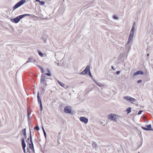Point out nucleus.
Masks as SVG:
<instances>
[{
  "instance_id": "1",
  "label": "nucleus",
  "mask_w": 153,
  "mask_h": 153,
  "mask_svg": "<svg viewBox=\"0 0 153 153\" xmlns=\"http://www.w3.org/2000/svg\"><path fill=\"white\" fill-rule=\"evenodd\" d=\"M135 27L134 26H132L131 30L129 37L128 39V41L127 42V44L125 45V46L126 47V51H128V52L129 51L130 48V46L128 44L131 42L133 40L134 36V30Z\"/></svg>"
},
{
  "instance_id": "2",
  "label": "nucleus",
  "mask_w": 153,
  "mask_h": 153,
  "mask_svg": "<svg viewBox=\"0 0 153 153\" xmlns=\"http://www.w3.org/2000/svg\"><path fill=\"white\" fill-rule=\"evenodd\" d=\"M26 0H21L16 4L13 7V9L14 10L23 4L25 2Z\"/></svg>"
},
{
  "instance_id": "3",
  "label": "nucleus",
  "mask_w": 153,
  "mask_h": 153,
  "mask_svg": "<svg viewBox=\"0 0 153 153\" xmlns=\"http://www.w3.org/2000/svg\"><path fill=\"white\" fill-rule=\"evenodd\" d=\"M123 99L130 103L133 104H134L136 101L134 98L129 96H125L123 97Z\"/></svg>"
},
{
  "instance_id": "4",
  "label": "nucleus",
  "mask_w": 153,
  "mask_h": 153,
  "mask_svg": "<svg viewBox=\"0 0 153 153\" xmlns=\"http://www.w3.org/2000/svg\"><path fill=\"white\" fill-rule=\"evenodd\" d=\"M117 115L116 114H111L108 116V118L112 120L117 121Z\"/></svg>"
},
{
  "instance_id": "5",
  "label": "nucleus",
  "mask_w": 153,
  "mask_h": 153,
  "mask_svg": "<svg viewBox=\"0 0 153 153\" xmlns=\"http://www.w3.org/2000/svg\"><path fill=\"white\" fill-rule=\"evenodd\" d=\"M46 76L44 74H42L41 76L40 83L45 85V87L47 85L46 83Z\"/></svg>"
},
{
  "instance_id": "6",
  "label": "nucleus",
  "mask_w": 153,
  "mask_h": 153,
  "mask_svg": "<svg viewBox=\"0 0 153 153\" xmlns=\"http://www.w3.org/2000/svg\"><path fill=\"white\" fill-rule=\"evenodd\" d=\"M22 19L21 16L20 15L14 19H11L10 21L13 23H17L19 22Z\"/></svg>"
},
{
  "instance_id": "7",
  "label": "nucleus",
  "mask_w": 153,
  "mask_h": 153,
  "mask_svg": "<svg viewBox=\"0 0 153 153\" xmlns=\"http://www.w3.org/2000/svg\"><path fill=\"white\" fill-rule=\"evenodd\" d=\"M21 142L22 146V149L24 151V153H26L25 150V147L26 146L25 140H24V138L21 139Z\"/></svg>"
},
{
  "instance_id": "8",
  "label": "nucleus",
  "mask_w": 153,
  "mask_h": 153,
  "mask_svg": "<svg viewBox=\"0 0 153 153\" xmlns=\"http://www.w3.org/2000/svg\"><path fill=\"white\" fill-rule=\"evenodd\" d=\"M64 111L66 114H70L71 113V107L68 106H66L64 109Z\"/></svg>"
},
{
  "instance_id": "9",
  "label": "nucleus",
  "mask_w": 153,
  "mask_h": 153,
  "mask_svg": "<svg viewBox=\"0 0 153 153\" xmlns=\"http://www.w3.org/2000/svg\"><path fill=\"white\" fill-rule=\"evenodd\" d=\"M80 120L85 123H87L88 122V119L84 117H80L79 118Z\"/></svg>"
},
{
  "instance_id": "10",
  "label": "nucleus",
  "mask_w": 153,
  "mask_h": 153,
  "mask_svg": "<svg viewBox=\"0 0 153 153\" xmlns=\"http://www.w3.org/2000/svg\"><path fill=\"white\" fill-rule=\"evenodd\" d=\"M143 72L141 71H138L133 74V77H135V76L139 75H143Z\"/></svg>"
},
{
  "instance_id": "11",
  "label": "nucleus",
  "mask_w": 153,
  "mask_h": 153,
  "mask_svg": "<svg viewBox=\"0 0 153 153\" xmlns=\"http://www.w3.org/2000/svg\"><path fill=\"white\" fill-rule=\"evenodd\" d=\"M48 36L46 34H43L42 36L41 39H42L45 43L46 42Z\"/></svg>"
},
{
  "instance_id": "12",
  "label": "nucleus",
  "mask_w": 153,
  "mask_h": 153,
  "mask_svg": "<svg viewBox=\"0 0 153 153\" xmlns=\"http://www.w3.org/2000/svg\"><path fill=\"white\" fill-rule=\"evenodd\" d=\"M37 100L38 101V103L39 104H42V103L41 102V98L39 96V92L38 91L37 93Z\"/></svg>"
},
{
  "instance_id": "13",
  "label": "nucleus",
  "mask_w": 153,
  "mask_h": 153,
  "mask_svg": "<svg viewBox=\"0 0 153 153\" xmlns=\"http://www.w3.org/2000/svg\"><path fill=\"white\" fill-rule=\"evenodd\" d=\"M29 146V148L31 149L32 151L34 152V149L33 143H30Z\"/></svg>"
},
{
  "instance_id": "14",
  "label": "nucleus",
  "mask_w": 153,
  "mask_h": 153,
  "mask_svg": "<svg viewBox=\"0 0 153 153\" xmlns=\"http://www.w3.org/2000/svg\"><path fill=\"white\" fill-rule=\"evenodd\" d=\"M90 66L88 65L87 66V67H86L85 69L84 70V71H85V72L87 74V73L88 72L90 71Z\"/></svg>"
},
{
  "instance_id": "15",
  "label": "nucleus",
  "mask_w": 153,
  "mask_h": 153,
  "mask_svg": "<svg viewBox=\"0 0 153 153\" xmlns=\"http://www.w3.org/2000/svg\"><path fill=\"white\" fill-rule=\"evenodd\" d=\"M33 61L34 62H35V60L34 59H33V58H30L27 61L25 64H26V63H28V62H32Z\"/></svg>"
},
{
  "instance_id": "16",
  "label": "nucleus",
  "mask_w": 153,
  "mask_h": 153,
  "mask_svg": "<svg viewBox=\"0 0 153 153\" xmlns=\"http://www.w3.org/2000/svg\"><path fill=\"white\" fill-rule=\"evenodd\" d=\"M146 128L148 129V131L152 130V126L151 124L146 126Z\"/></svg>"
},
{
  "instance_id": "17",
  "label": "nucleus",
  "mask_w": 153,
  "mask_h": 153,
  "mask_svg": "<svg viewBox=\"0 0 153 153\" xmlns=\"http://www.w3.org/2000/svg\"><path fill=\"white\" fill-rule=\"evenodd\" d=\"M29 132H30V136L28 138L27 140H32V137L31 135V131L30 128H29Z\"/></svg>"
},
{
  "instance_id": "18",
  "label": "nucleus",
  "mask_w": 153,
  "mask_h": 153,
  "mask_svg": "<svg viewBox=\"0 0 153 153\" xmlns=\"http://www.w3.org/2000/svg\"><path fill=\"white\" fill-rule=\"evenodd\" d=\"M92 147L94 148H96L97 147V145L95 142H93L92 143Z\"/></svg>"
},
{
  "instance_id": "19",
  "label": "nucleus",
  "mask_w": 153,
  "mask_h": 153,
  "mask_svg": "<svg viewBox=\"0 0 153 153\" xmlns=\"http://www.w3.org/2000/svg\"><path fill=\"white\" fill-rule=\"evenodd\" d=\"M127 113L128 114H129L130 113L131 111V108L129 107L126 110Z\"/></svg>"
},
{
  "instance_id": "20",
  "label": "nucleus",
  "mask_w": 153,
  "mask_h": 153,
  "mask_svg": "<svg viewBox=\"0 0 153 153\" xmlns=\"http://www.w3.org/2000/svg\"><path fill=\"white\" fill-rule=\"evenodd\" d=\"M94 81V82L97 85H98V86H100V87H101L102 86V85H101V84L100 83H99L98 82H97L95 80H94V79H93Z\"/></svg>"
},
{
  "instance_id": "21",
  "label": "nucleus",
  "mask_w": 153,
  "mask_h": 153,
  "mask_svg": "<svg viewBox=\"0 0 153 153\" xmlns=\"http://www.w3.org/2000/svg\"><path fill=\"white\" fill-rule=\"evenodd\" d=\"M38 53L39 55L41 57H43L44 56V54L40 51H38Z\"/></svg>"
},
{
  "instance_id": "22",
  "label": "nucleus",
  "mask_w": 153,
  "mask_h": 153,
  "mask_svg": "<svg viewBox=\"0 0 153 153\" xmlns=\"http://www.w3.org/2000/svg\"><path fill=\"white\" fill-rule=\"evenodd\" d=\"M30 14H23V15H21V17L22 18H24V17H25L26 16H30Z\"/></svg>"
},
{
  "instance_id": "23",
  "label": "nucleus",
  "mask_w": 153,
  "mask_h": 153,
  "mask_svg": "<svg viewBox=\"0 0 153 153\" xmlns=\"http://www.w3.org/2000/svg\"><path fill=\"white\" fill-rule=\"evenodd\" d=\"M58 83L62 87H64L65 86V84L61 82H60L59 81H58Z\"/></svg>"
},
{
  "instance_id": "24",
  "label": "nucleus",
  "mask_w": 153,
  "mask_h": 153,
  "mask_svg": "<svg viewBox=\"0 0 153 153\" xmlns=\"http://www.w3.org/2000/svg\"><path fill=\"white\" fill-rule=\"evenodd\" d=\"M37 66L41 70V71L42 73H44V71L43 70V68H42V67H41L40 66L37 65Z\"/></svg>"
},
{
  "instance_id": "25",
  "label": "nucleus",
  "mask_w": 153,
  "mask_h": 153,
  "mask_svg": "<svg viewBox=\"0 0 153 153\" xmlns=\"http://www.w3.org/2000/svg\"><path fill=\"white\" fill-rule=\"evenodd\" d=\"M22 131L24 135L26 134V129L25 128L23 129Z\"/></svg>"
},
{
  "instance_id": "26",
  "label": "nucleus",
  "mask_w": 153,
  "mask_h": 153,
  "mask_svg": "<svg viewBox=\"0 0 153 153\" xmlns=\"http://www.w3.org/2000/svg\"><path fill=\"white\" fill-rule=\"evenodd\" d=\"M34 129L35 130H36L37 131H39V127L38 125H37L35 127Z\"/></svg>"
},
{
  "instance_id": "27",
  "label": "nucleus",
  "mask_w": 153,
  "mask_h": 153,
  "mask_svg": "<svg viewBox=\"0 0 153 153\" xmlns=\"http://www.w3.org/2000/svg\"><path fill=\"white\" fill-rule=\"evenodd\" d=\"M45 3V2L43 1H40V2L39 3V4L41 5H43Z\"/></svg>"
},
{
  "instance_id": "28",
  "label": "nucleus",
  "mask_w": 153,
  "mask_h": 153,
  "mask_svg": "<svg viewBox=\"0 0 153 153\" xmlns=\"http://www.w3.org/2000/svg\"><path fill=\"white\" fill-rule=\"evenodd\" d=\"M87 74L85 72V71H84V70L82 72H81L80 73V74H81V75H85V74Z\"/></svg>"
},
{
  "instance_id": "29",
  "label": "nucleus",
  "mask_w": 153,
  "mask_h": 153,
  "mask_svg": "<svg viewBox=\"0 0 153 153\" xmlns=\"http://www.w3.org/2000/svg\"><path fill=\"white\" fill-rule=\"evenodd\" d=\"M45 74V75L48 76H51V74L50 72L46 73Z\"/></svg>"
},
{
  "instance_id": "30",
  "label": "nucleus",
  "mask_w": 153,
  "mask_h": 153,
  "mask_svg": "<svg viewBox=\"0 0 153 153\" xmlns=\"http://www.w3.org/2000/svg\"><path fill=\"white\" fill-rule=\"evenodd\" d=\"M40 110L41 111H42V104H40Z\"/></svg>"
},
{
  "instance_id": "31",
  "label": "nucleus",
  "mask_w": 153,
  "mask_h": 153,
  "mask_svg": "<svg viewBox=\"0 0 153 153\" xmlns=\"http://www.w3.org/2000/svg\"><path fill=\"white\" fill-rule=\"evenodd\" d=\"M88 73V75L90 77H92V75H91V72L90 70Z\"/></svg>"
},
{
  "instance_id": "32",
  "label": "nucleus",
  "mask_w": 153,
  "mask_h": 153,
  "mask_svg": "<svg viewBox=\"0 0 153 153\" xmlns=\"http://www.w3.org/2000/svg\"><path fill=\"white\" fill-rule=\"evenodd\" d=\"M43 132V133L44 134V135L45 137L46 138L47 134H46V133L45 131L44 130Z\"/></svg>"
},
{
  "instance_id": "33",
  "label": "nucleus",
  "mask_w": 153,
  "mask_h": 153,
  "mask_svg": "<svg viewBox=\"0 0 153 153\" xmlns=\"http://www.w3.org/2000/svg\"><path fill=\"white\" fill-rule=\"evenodd\" d=\"M141 128L144 130H146V131H148L147 130L148 129L146 127H144L142 126L141 127Z\"/></svg>"
},
{
  "instance_id": "34",
  "label": "nucleus",
  "mask_w": 153,
  "mask_h": 153,
  "mask_svg": "<svg viewBox=\"0 0 153 153\" xmlns=\"http://www.w3.org/2000/svg\"><path fill=\"white\" fill-rule=\"evenodd\" d=\"M143 111H141V110H140L139 111V112H138V113H137V114L138 115H140V114H141L142 112Z\"/></svg>"
},
{
  "instance_id": "35",
  "label": "nucleus",
  "mask_w": 153,
  "mask_h": 153,
  "mask_svg": "<svg viewBox=\"0 0 153 153\" xmlns=\"http://www.w3.org/2000/svg\"><path fill=\"white\" fill-rule=\"evenodd\" d=\"M113 18L114 19H118V17L116 16L115 15H114L113 16Z\"/></svg>"
},
{
  "instance_id": "36",
  "label": "nucleus",
  "mask_w": 153,
  "mask_h": 153,
  "mask_svg": "<svg viewBox=\"0 0 153 153\" xmlns=\"http://www.w3.org/2000/svg\"><path fill=\"white\" fill-rule=\"evenodd\" d=\"M120 71H117L116 72V74L118 75L120 74Z\"/></svg>"
},
{
  "instance_id": "37",
  "label": "nucleus",
  "mask_w": 153,
  "mask_h": 153,
  "mask_svg": "<svg viewBox=\"0 0 153 153\" xmlns=\"http://www.w3.org/2000/svg\"><path fill=\"white\" fill-rule=\"evenodd\" d=\"M142 82V80H139L137 81V83H141Z\"/></svg>"
},
{
  "instance_id": "38",
  "label": "nucleus",
  "mask_w": 153,
  "mask_h": 153,
  "mask_svg": "<svg viewBox=\"0 0 153 153\" xmlns=\"http://www.w3.org/2000/svg\"><path fill=\"white\" fill-rule=\"evenodd\" d=\"M123 56V54L121 53L120 55L119 56V58L120 57H122Z\"/></svg>"
},
{
  "instance_id": "39",
  "label": "nucleus",
  "mask_w": 153,
  "mask_h": 153,
  "mask_svg": "<svg viewBox=\"0 0 153 153\" xmlns=\"http://www.w3.org/2000/svg\"><path fill=\"white\" fill-rule=\"evenodd\" d=\"M27 116H28V115H29V116H30V113L29 112L28 110H27Z\"/></svg>"
},
{
  "instance_id": "40",
  "label": "nucleus",
  "mask_w": 153,
  "mask_h": 153,
  "mask_svg": "<svg viewBox=\"0 0 153 153\" xmlns=\"http://www.w3.org/2000/svg\"><path fill=\"white\" fill-rule=\"evenodd\" d=\"M41 89H42V91L44 92V89L43 87H41Z\"/></svg>"
},
{
  "instance_id": "41",
  "label": "nucleus",
  "mask_w": 153,
  "mask_h": 153,
  "mask_svg": "<svg viewBox=\"0 0 153 153\" xmlns=\"http://www.w3.org/2000/svg\"><path fill=\"white\" fill-rule=\"evenodd\" d=\"M27 117H28V121H29L30 120V116H29V115H28V116H27Z\"/></svg>"
},
{
  "instance_id": "42",
  "label": "nucleus",
  "mask_w": 153,
  "mask_h": 153,
  "mask_svg": "<svg viewBox=\"0 0 153 153\" xmlns=\"http://www.w3.org/2000/svg\"><path fill=\"white\" fill-rule=\"evenodd\" d=\"M150 66L151 67V68H152V69H153V63L151 64L150 65Z\"/></svg>"
},
{
  "instance_id": "43",
  "label": "nucleus",
  "mask_w": 153,
  "mask_h": 153,
  "mask_svg": "<svg viewBox=\"0 0 153 153\" xmlns=\"http://www.w3.org/2000/svg\"><path fill=\"white\" fill-rule=\"evenodd\" d=\"M30 143H33V141H32V140H30Z\"/></svg>"
},
{
  "instance_id": "44",
  "label": "nucleus",
  "mask_w": 153,
  "mask_h": 153,
  "mask_svg": "<svg viewBox=\"0 0 153 153\" xmlns=\"http://www.w3.org/2000/svg\"><path fill=\"white\" fill-rule=\"evenodd\" d=\"M35 1L36 2H38L39 3L40 1V0H35Z\"/></svg>"
},
{
  "instance_id": "45",
  "label": "nucleus",
  "mask_w": 153,
  "mask_h": 153,
  "mask_svg": "<svg viewBox=\"0 0 153 153\" xmlns=\"http://www.w3.org/2000/svg\"><path fill=\"white\" fill-rule=\"evenodd\" d=\"M24 136H25V137H24V138L25 139L27 138L26 134L24 135Z\"/></svg>"
},
{
  "instance_id": "46",
  "label": "nucleus",
  "mask_w": 153,
  "mask_h": 153,
  "mask_svg": "<svg viewBox=\"0 0 153 153\" xmlns=\"http://www.w3.org/2000/svg\"><path fill=\"white\" fill-rule=\"evenodd\" d=\"M135 22H134V24H133V26H134V27H135Z\"/></svg>"
},
{
  "instance_id": "47",
  "label": "nucleus",
  "mask_w": 153,
  "mask_h": 153,
  "mask_svg": "<svg viewBox=\"0 0 153 153\" xmlns=\"http://www.w3.org/2000/svg\"><path fill=\"white\" fill-rule=\"evenodd\" d=\"M42 128L43 131H44V130H45L44 129V128H43V126L42 127Z\"/></svg>"
},
{
  "instance_id": "48",
  "label": "nucleus",
  "mask_w": 153,
  "mask_h": 153,
  "mask_svg": "<svg viewBox=\"0 0 153 153\" xmlns=\"http://www.w3.org/2000/svg\"><path fill=\"white\" fill-rule=\"evenodd\" d=\"M111 68L114 70H115V69L114 68V67L113 66L111 67Z\"/></svg>"
},
{
  "instance_id": "49",
  "label": "nucleus",
  "mask_w": 153,
  "mask_h": 153,
  "mask_svg": "<svg viewBox=\"0 0 153 153\" xmlns=\"http://www.w3.org/2000/svg\"><path fill=\"white\" fill-rule=\"evenodd\" d=\"M47 71L48 72H50V70H49V69H47Z\"/></svg>"
},
{
  "instance_id": "50",
  "label": "nucleus",
  "mask_w": 153,
  "mask_h": 153,
  "mask_svg": "<svg viewBox=\"0 0 153 153\" xmlns=\"http://www.w3.org/2000/svg\"><path fill=\"white\" fill-rule=\"evenodd\" d=\"M29 151V148H28L27 149V151Z\"/></svg>"
},
{
  "instance_id": "51",
  "label": "nucleus",
  "mask_w": 153,
  "mask_h": 153,
  "mask_svg": "<svg viewBox=\"0 0 153 153\" xmlns=\"http://www.w3.org/2000/svg\"><path fill=\"white\" fill-rule=\"evenodd\" d=\"M147 55L148 56H149V53L147 54Z\"/></svg>"
},
{
  "instance_id": "52",
  "label": "nucleus",
  "mask_w": 153,
  "mask_h": 153,
  "mask_svg": "<svg viewBox=\"0 0 153 153\" xmlns=\"http://www.w3.org/2000/svg\"><path fill=\"white\" fill-rule=\"evenodd\" d=\"M57 65H58V66L59 65V63H57Z\"/></svg>"
},
{
  "instance_id": "53",
  "label": "nucleus",
  "mask_w": 153,
  "mask_h": 153,
  "mask_svg": "<svg viewBox=\"0 0 153 153\" xmlns=\"http://www.w3.org/2000/svg\"><path fill=\"white\" fill-rule=\"evenodd\" d=\"M18 137H19V136H18V137H17V138H18Z\"/></svg>"
},
{
  "instance_id": "54",
  "label": "nucleus",
  "mask_w": 153,
  "mask_h": 153,
  "mask_svg": "<svg viewBox=\"0 0 153 153\" xmlns=\"http://www.w3.org/2000/svg\"><path fill=\"white\" fill-rule=\"evenodd\" d=\"M18 137H19V136H18V137H17V138H18Z\"/></svg>"
},
{
  "instance_id": "55",
  "label": "nucleus",
  "mask_w": 153,
  "mask_h": 153,
  "mask_svg": "<svg viewBox=\"0 0 153 153\" xmlns=\"http://www.w3.org/2000/svg\"><path fill=\"white\" fill-rule=\"evenodd\" d=\"M18 137H19V136H18V137H17V138H18Z\"/></svg>"
}]
</instances>
